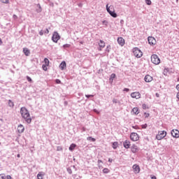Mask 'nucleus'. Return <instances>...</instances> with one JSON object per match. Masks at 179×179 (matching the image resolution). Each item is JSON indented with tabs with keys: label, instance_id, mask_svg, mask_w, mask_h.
I'll list each match as a JSON object with an SVG mask.
<instances>
[{
	"label": "nucleus",
	"instance_id": "obj_16",
	"mask_svg": "<svg viewBox=\"0 0 179 179\" xmlns=\"http://www.w3.org/2000/svg\"><path fill=\"white\" fill-rule=\"evenodd\" d=\"M48 33H50L48 29H45V30L42 29L39 31V35L44 36V34H48Z\"/></svg>",
	"mask_w": 179,
	"mask_h": 179
},
{
	"label": "nucleus",
	"instance_id": "obj_3",
	"mask_svg": "<svg viewBox=\"0 0 179 179\" xmlns=\"http://www.w3.org/2000/svg\"><path fill=\"white\" fill-rule=\"evenodd\" d=\"M167 132L166 131H160L158 132V134L156 136V139L157 141H162L164 138H166Z\"/></svg>",
	"mask_w": 179,
	"mask_h": 179
},
{
	"label": "nucleus",
	"instance_id": "obj_53",
	"mask_svg": "<svg viewBox=\"0 0 179 179\" xmlns=\"http://www.w3.org/2000/svg\"><path fill=\"white\" fill-rule=\"evenodd\" d=\"M78 6L79 8H82V6H83V3H78Z\"/></svg>",
	"mask_w": 179,
	"mask_h": 179
},
{
	"label": "nucleus",
	"instance_id": "obj_38",
	"mask_svg": "<svg viewBox=\"0 0 179 179\" xmlns=\"http://www.w3.org/2000/svg\"><path fill=\"white\" fill-rule=\"evenodd\" d=\"M145 3L147 5H152V1H150V0H145Z\"/></svg>",
	"mask_w": 179,
	"mask_h": 179
},
{
	"label": "nucleus",
	"instance_id": "obj_45",
	"mask_svg": "<svg viewBox=\"0 0 179 179\" xmlns=\"http://www.w3.org/2000/svg\"><path fill=\"white\" fill-rule=\"evenodd\" d=\"M85 97H87V99H90V97H94V95L92 94H86Z\"/></svg>",
	"mask_w": 179,
	"mask_h": 179
},
{
	"label": "nucleus",
	"instance_id": "obj_13",
	"mask_svg": "<svg viewBox=\"0 0 179 179\" xmlns=\"http://www.w3.org/2000/svg\"><path fill=\"white\" fill-rule=\"evenodd\" d=\"M123 146L125 148V149H129L131 148V142H129L128 140H126L124 142H123Z\"/></svg>",
	"mask_w": 179,
	"mask_h": 179
},
{
	"label": "nucleus",
	"instance_id": "obj_18",
	"mask_svg": "<svg viewBox=\"0 0 179 179\" xmlns=\"http://www.w3.org/2000/svg\"><path fill=\"white\" fill-rule=\"evenodd\" d=\"M23 52L26 57H29L30 55V50L27 49V48H23Z\"/></svg>",
	"mask_w": 179,
	"mask_h": 179
},
{
	"label": "nucleus",
	"instance_id": "obj_54",
	"mask_svg": "<svg viewBox=\"0 0 179 179\" xmlns=\"http://www.w3.org/2000/svg\"><path fill=\"white\" fill-rule=\"evenodd\" d=\"M6 178H7V179H12V176L8 175V176H6Z\"/></svg>",
	"mask_w": 179,
	"mask_h": 179
},
{
	"label": "nucleus",
	"instance_id": "obj_11",
	"mask_svg": "<svg viewBox=\"0 0 179 179\" xmlns=\"http://www.w3.org/2000/svg\"><path fill=\"white\" fill-rule=\"evenodd\" d=\"M144 80L147 83H150V82L153 80V77H152L150 75H146L144 78Z\"/></svg>",
	"mask_w": 179,
	"mask_h": 179
},
{
	"label": "nucleus",
	"instance_id": "obj_1",
	"mask_svg": "<svg viewBox=\"0 0 179 179\" xmlns=\"http://www.w3.org/2000/svg\"><path fill=\"white\" fill-rule=\"evenodd\" d=\"M20 114L27 124L31 123V117H30V113H29L27 108L25 107H22L20 108Z\"/></svg>",
	"mask_w": 179,
	"mask_h": 179
},
{
	"label": "nucleus",
	"instance_id": "obj_29",
	"mask_svg": "<svg viewBox=\"0 0 179 179\" xmlns=\"http://www.w3.org/2000/svg\"><path fill=\"white\" fill-rule=\"evenodd\" d=\"M115 73H112L111 75H110V78H109V80H114V79H115Z\"/></svg>",
	"mask_w": 179,
	"mask_h": 179
},
{
	"label": "nucleus",
	"instance_id": "obj_10",
	"mask_svg": "<svg viewBox=\"0 0 179 179\" xmlns=\"http://www.w3.org/2000/svg\"><path fill=\"white\" fill-rule=\"evenodd\" d=\"M133 169L135 173V174H138L141 171V168L139 167V165L138 164H134L133 165Z\"/></svg>",
	"mask_w": 179,
	"mask_h": 179
},
{
	"label": "nucleus",
	"instance_id": "obj_61",
	"mask_svg": "<svg viewBox=\"0 0 179 179\" xmlns=\"http://www.w3.org/2000/svg\"><path fill=\"white\" fill-rule=\"evenodd\" d=\"M17 157H20V154H18V155H17Z\"/></svg>",
	"mask_w": 179,
	"mask_h": 179
},
{
	"label": "nucleus",
	"instance_id": "obj_20",
	"mask_svg": "<svg viewBox=\"0 0 179 179\" xmlns=\"http://www.w3.org/2000/svg\"><path fill=\"white\" fill-rule=\"evenodd\" d=\"M132 112L134 113V114H135L136 115H138L139 114V108L138 107L134 108L132 109Z\"/></svg>",
	"mask_w": 179,
	"mask_h": 179
},
{
	"label": "nucleus",
	"instance_id": "obj_32",
	"mask_svg": "<svg viewBox=\"0 0 179 179\" xmlns=\"http://www.w3.org/2000/svg\"><path fill=\"white\" fill-rule=\"evenodd\" d=\"M69 47H71V44H64L63 45V48H64V50H66V48H69Z\"/></svg>",
	"mask_w": 179,
	"mask_h": 179
},
{
	"label": "nucleus",
	"instance_id": "obj_37",
	"mask_svg": "<svg viewBox=\"0 0 179 179\" xmlns=\"http://www.w3.org/2000/svg\"><path fill=\"white\" fill-rule=\"evenodd\" d=\"M141 128L143 129H146V128H148V124H142Z\"/></svg>",
	"mask_w": 179,
	"mask_h": 179
},
{
	"label": "nucleus",
	"instance_id": "obj_22",
	"mask_svg": "<svg viewBox=\"0 0 179 179\" xmlns=\"http://www.w3.org/2000/svg\"><path fill=\"white\" fill-rule=\"evenodd\" d=\"M99 45L101 48H104V47H106V43H104V41H103V40H100Z\"/></svg>",
	"mask_w": 179,
	"mask_h": 179
},
{
	"label": "nucleus",
	"instance_id": "obj_24",
	"mask_svg": "<svg viewBox=\"0 0 179 179\" xmlns=\"http://www.w3.org/2000/svg\"><path fill=\"white\" fill-rule=\"evenodd\" d=\"M44 176V172H39L37 174V178L38 179H43V176Z\"/></svg>",
	"mask_w": 179,
	"mask_h": 179
},
{
	"label": "nucleus",
	"instance_id": "obj_14",
	"mask_svg": "<svg viewBox=\"0 0 179 179\" xmlns=\"http://www.w3.org/2000/svg\"><path fill=\"white\" fill-rule=\"evenodd\" d=\"M59 69H61V71L66 69V62L65 61L61 62L59 64Z\"/></svg>",
	"mask_w": 179,
	"mask_h": 179
},
{
	"label": "nucleus",
	"instance_id": "obj_46",
	"mask_svg": "<svg viewBox=\"0 0 179 179\" xmlns=\"http://www.w3.org/2000/svg\"><path fill=\"white\" fill-rule=\"evenodd\" d=\"M42 68H43V71H47V65L43 64Z\"/></svg>",
	"mask_w": 179,
	"mask_h": 179
},
{
	"label": "nucleus",
	"instance_id": "obj_7",
	"mask_svg": "<svg viewBox=\"0 0 179 179\" xmlns=\"http://www.w3.org/2000/svg\"><path fill=\"white\" fill-rule=\"evenodd\" d=\"M148 41L150 45H155L156 44V38L153 36H148Z\"/></svg>",
	"mask_w": 179,
	"mask_h": 179
},
{
	"label": "nucleus",
	"instance_id": "obj_63",
	"mask_svg": "<svg viewBox=\"0 0 179 179\" xmlns=\"http://www.w3.org/2000/svg\"><path fill=\"white\" fill-rule=\"evenodd\" d=\"M178 82H179V78H178Z\"/></svg>",
	"mask_w": 179,
	"mask_h": 179
},
{
	"label": "nucleus",
	"instance_id": "obj_42",
	"mask_svg": "<svg viewBox=\"0 0 179 179\" xmlns=\"http://www.w3.org/2000/svg\"><path fill=\"white\" fill-rule=\"evenodd\" d=\"M5 177H6L5 174L3 173L0 174V179H5Z\"/></svg>",
	"mask_w": 179,
	"mask_h": 179
},
{
	"label": "nucleus",
	"instance_id": "obj_26",
	"mask_svg": "<svg viewBox=\"0 0 179 179\" xmlns=\"http://www.w3.org/2000/svg\"><path fill=\"white\" fill-rule=\"evenodd\" d=\"M87 141H90V142H96V138L92 136H89L87 138Z\"/></svg>",
	"mask_w": 179,
	"mask_h": 179
},
{
	"label": "nucleus",
	"instance_id": "obj_57",
	"mask_svg": "<svg viewBox=\"0 0 179 179\" xmlns=\"http://www.w3.org/2000/svg\"><path fill=\"white\" fill-rule=\"evenodd\" d=\"M100 163H103V161H101V159L98 160V164H100Z\"/></svg>",
	"mask_w": 179,
	"mask_h": 179
},
{
	"label": "nucleus",
	"instance_id": "obj_59",
	"mask_svg": "<svg viewBox=\"0 0 179 179\" xmlns=\"http://www.w3.org/2000/svg\"><path fill=\"white\" fill-rule=\"evenodd\" d=\"M94 112L99 113V110H97V109H94Z\"/></svg>",
	"mask_w": 179,
	"mask_h": 179
},
{
	"label": "nucleus",
	"instance_id": "obj_64",
	"mask_svg": "<svg viewBox=\"0 0 179 179\" xmlns=\"http://www.w3.org/2000/svg\"><path fill=\"white\" fill-rule=\"evenodd\" d=\"M178 179H179V176H178Z\"/></svg>",
	"mask_w": 179,
	"mask_h": 179
},
{
	"label": "nucleus",
	"instance_id": "obj_41",
	"mask_svg": "<svg viewBox=\"0 0 179 179\" xmlns=\"http://www.w3.org/2000/svg\"><path fill=\"white\" fill-rule=\"evenodd\" d=\"M106 10L108 13H110V12H111V10H110V7H108V4L106 5Z\"/></svg>",
	"mask_w": 179,
	"mask_h": 179
},
{
	"label": "nucleus",
	"instance_id": "obj_21",
	"mask_svg": "<svg viewBox=\"0 0 179 179\" xmlns=\"http://www.w3.org/2000/svg\"><path fill=\"white\" fill-rule=\"evenodd\" d=\"M75 148H76V144L75 143H72L71 144L70 147L69 148V150L71 152H73V150H75Z\"/></svg>",
	"mask_w": 179,
	"mask_h": 179
},
{
	"label": "nucleus",
	"instance_id": "obj_30",
	"mask_svg": "<svg viewBox=\"0 0 179 179\" xmlns=\"http://www.w3.org/2000/svg\"><path fill=\"white\" fill-rule=\"evenodd\" d=\"M113 103L114 104H117V103L120 104L121 102L118 99H113Z\"/></svg>",
	"mask_w": 179,
	"mask_h": 179
},
{
	"label": "nucleus",
	"instance_id": "obj_49",
	"mask_svg": "<svg viewBox=\"0 0 179 179\" xmlns=\"http://www.w3.org/2000/svg\"><path fill=\"white\" fill-rule=\"evenodd\" d=\"M13 19H14V20H17V15H13Z\"/></svg>",
	"mask_w": 179,
	"mask_h": 179
},
{
	"label": "nucleus",
	"instance_id": "obj_34",
	"mask_svg": "<svg viewBox=\"0 0 179 179\" xmlns=\"http://www.w3.org/2000/svg\"><path fill=\"white\" fill-rule=\"evenodd\" d=\"M143 107V110H146L147 108L149 109V106H148V105H146V103H143L142 105Z\"/></svg>",
	"mask_w": 179,
	"mask_h": 179
},
{
	"label": "nucleus",
	"instance_id": "obj_40",
	"mask_svg": "<svg viewBox=\"0 0 179 179\" xmlns=\"http://www.w3.org/2000/svg\"><path fill=\"white\" fill-rule=\"evenodd\" d=\"M110 47V45H108L106 47V52H110V50H111V48Z\"/></svg>",
	"mask_w": 179,
	"mask_h": 179
},
{
	"label": "nucleus",
	"instance_id": "obj_4",
	"mask_svg": "<svg viewBox=\"0 0 179 179\" xmlns=\"http://www.w3.org/2000/svg\"><path fill=\"white\" fill-rule=\"evenodd\" d=\"M151 62L152 64H155V65H159V64H160V58H159L157 55H152Z\"/></svg>",
	"mask_w": 179,
	"mask_h": 179
},
{
	"label": "nucleus",
	"instance_id": "obj_56",
	"mask_svg": "<svg viewBox=\"0 0 179 179\" xmlns=\"http://www.w3.org/2000/svg\"><path fill=\"white\" fill-rule=\"evenodd\" d=\"M155 96H156V97H160V94L157 92L155 94Z\"/></svg>",
	"mask_w": 179,
	"mask_h": 179
},
{
	"label": "nucleus",
	"instance_id": "obj_47",
	"mask_svg": "<svg viewBox=\"0 0 179 179\" xmlns=\"http://www.w3.org/2000/svg\"><path fill=\"white\" fill-rule=\"evenodd\" d=\"M132 128L134 129H139V126H138V125L132 126Z\"/></svg>",
	"mask_w": 179,
	"mask_h": 179
},
{
	"label": "nucleus",
	"instance_id": "obj_52",
	"mask_svg": "<svg viewBox=\"0 0 179 179\" xmlns=\"http://www.w3.org/2000/svg\"><path fill=\"white\" fill-rule=\"evenodd\" d=\"M150 178L151 179H157V178H156V176H151Z\"/></svg>",
	"mask_w": 179,
	"mask_h": 179
},
{
	"label": "nucleus",
	"instance_id": "obj_15",
	"mask_svg": "<svg viewBox=\"0 0 179 179\" xmlns=\"http://www.w3.org/2000/svg\"><path fill=\"white\" fill-rule=\"evenodd\" d=\"M17 131L19 134H23V132H24V127H23L22 124L18 125Z\"/></svg>",
	"mask_w": 179,
	"mask_h": 179
},
{
	"label": "nucleus",
	"instance_id": "obj_58",
	"mask_svg": "<svg viewBox=\"0 0 179 179\" xmlns=\"http://www.w3.org/2000/svg\"><path fill=\"white\" fill-rule=\"evenodd\" d=\"M3 42H2V39L0 38V45H2Z\"/></svg>",
	"mask_w": 179,
	"mask_h": 179
},
{
	"label": "nucleus",
	"instance_id": "obj_8",
	"mask_svg": "<svg viewBox=\"0 0 179 179\" xmlns=\"http://www.w3.org/2000/svg\"><path fill=\"white\" fill-rule=\"evenodd\" d=\"M171 134L173 138H179V131L178 129H173Z\"/></svg>",
	"mask_w": 179,
	"mask_h": 179
},
{
	"label": "nucleus",
	"instance_id": "obj_33",
	"mask_svg": "<svg viewBox=\"0 0 179 179\" xmlns=\"http://www.w3.org/2000/svg\"><path fill=\"white\" fill-rule=\"evenodd\" d=\"M37 6H38V9L36 10V12L37 13H40L41 12V6L38 4Z\"/></svg>",
	"mask_w": 179,
	"mask_h": 179
},
{
	"label": "nucleus",
	"instance_id": "obj_44",
	"mask_svg": "<svg viewBox=\"0 0 179 179\" xmlns=\"http://www.w3.org/2000/svg\"><path fill=\"white\" fill-rule=\"evenodd\" d=\"M67 172L69 174H72V169H71V168H67Z\"/></svg>",
	"mask_w": 179,
	"mask_h": 179
},
{
	"label": "nucleus",
	"instance_id": "obj_39",
	"mask_svg": "<svg viewBox=\"0 0 179 179\" xmlns=\"http://www.w3.org/2000/svg\"><path fill=\"white\" fill-rule=\"evenodd\" d=\"M2 3H9V0H0Z\"/></svg>",
	"mask_w": 179,
	"mask_h": 179
},
{
	"label": "nucleus",
	"instance_id": "obj_9",
	"mask_svg": "<svg viewBox=\"0 0 179 179\" xmlns=\"http://www.w3.org/2000/svg\"><path fill=\"white\" fill-rule=\"evenodd\" d=\"M131 97L132 99H141V93H139L138 92H132L131 94Z\"/></svg>",
	"mask_w": 179,
	"mask_h": 179
},
{
	"label": "nucleus",
	"instance_id": "obj_17",
	"mask_svg": "<svg viewBox=\"0 0 179 179\" xmlns=\"http://www.w3.org/2000/svg\"><path fill=\"white\" fill-rule=\"evenodd\" d=\"M131 150L132 153H136V152H138V150H139V149H138V146H136V145H133L131 147Z\"/></svg>",
	"mask_w": 179,
	"mask_h": 179
},
{
	"label": "nucleus",
	"instance_id": "obj_36",
	"mask_svg": "<svg viewBox=\"0 0 179 179\" xmlns=\"http://www.w3.org/2000/svg\"><path fill=\"white\" fill-rule=\"evenodd\" d=\"M27 80L28 82H29V83H31V82H33V80L29 76H27Z\"/></svg>",
	"mask_w": 179,
	"mask_h": 179
},
{
	"label": "nucleus",
	"instance_id": "obj_19",
	"mask_svg": "<svg viewBox=\"0 0 179 179\" xmlns=\"http://www.w3.org/2000/svg\"><path fill=\"white\" fill-rule=\"evenodd\" d=\"M164 72L165 73H174V71H173V69H169V68L164 69Z\"/></svg>",
	"mask_w": 179,
	"mask_h": 179
},
{
	"label": "nucleus",
	"instance_id": "obj_27",
	"mask_svg": "<svg viewBox=\"0 0 179 179\" xmlns=\"http://www.w3.org/2000/svg\"><path fill=\"white\" fill-rule=\"evenodd\" d=\"M103 173L104 174H108V173H110V169H108V168H104V169H103Z\"/></svg>",
	"mask_w": 179,
	"mask_h": 179
},
{
	"label": "nucleus",
	"instance_id": "obj_2",
	"mask_svg": "<svg viewBox=\"0 0 179 179\" xmlns=\"http://www.w3.org/2000/svg\"><path fill=\"white\" fill-rule=\"evenodd\" d=\"M133 53L136 58H141L143 55L142 50L138 49V48H134L133 49Z\"/></svg>",
	"mask_w": 179,
	"mask_h": 179
},
{
	"label": "nucleus",
	"instance_id": "obj_23",
	"mask_svg": "<svg viewBox=\"0 0 179 179\" xmlns=\"http://www.w3.org/2000/svg\"><path fill=\"white\" fill-rule=\"evenodd\" d=\"M109 15L112 16V17H117L118 15L116 14L115 11H110Z\"/></svg>",
	"mask_w": 179,
	"mask_h": 179
},
{
	"label": "nucleus",
	"instance_id": "obj_35",
	"mask_svg": "<svg viewBox=\"0 0 179 179\" xmlns=\"http://www.w3.org/2000/svg\"><path fill=\"white\" fill-rule=\"evenodd\" d=\"M102 24H104V26H106V27H107V26H108V21L103 20V21H102Z\"/></svg>",
	"mask_w": 179,
	"mask_h": 179
},
{
	"label": "nucleus",
	"instance_id": "obj_25",
	"mask_svg": "<svg viewBox=\"0 0 179 179\" xmlns=\"http://www.w3.org/2000/svg\"><path fill=\"white\" fill-rule=\"evenodd\" d=\"M118 145H119L118 142L115 141L113 143L112 148L113 149L115 150L117 149V148H118Z\"/></svg>",
	"mask_w": 179,
	"mask_h": 179
},
{
	"label": "nucleus",
	"instance_id": "obj_43",
	"mask_svg": "<svg viewBox=\"0 0 179 179\" xmlns=\"http://www.w3.org/2000/svg\"><path fill=\"white\" fill-rule=\"evenodd\" d=\"M57 152H61V150H62V148L61 146H57Z\"/></svg>",
	"mask_w": 179,
	"mask_h": 179
},
{
	"label": "nucleus",
	"instance_id": "obj_48",
	"mask_svg": "<svg viewBox=\"0 0 179 179\" xmlns=\"http://www.w3.org/2000/svg\"><path fill=\"white\" fill-rule=\"evenodd\" d=\"M144 115H145V118H149L150 114L147 113H144Z\"/></svg>",
	"mask_w": 179,
	"mask_h": 179
},
{
	"label": "nucleus",
	"instance_id": "obj_50",
	"mask_svg": "<svg viewBox=\"0 0 179 179\" xmlns=\"http://www.w3.org/2000/svg\"><path fill=\"white\" fill-rule=\"evenodd\" d=\"M55 82L56 83H57V85H59V83H61V80L59 79H56Z\"/></svg>",
	"mask_w": 179,
	"mask_h": 179
},
{
	"label": "nucleus",
	"instance_id": "obj_6",
	"mask_svg": "<svg viewBox=\"0 0 179 179\" xmlns=\"http://www.w3.org/2000/svg\"><path fill=\"white\" fill-rule=\"evenodd\" d=\"M130 139L133 142H136V141H139V135L137 133L133 132L130 134Z\"/></svg>",
	"mask_w": 179,
	"mask_h": 179
},
{
	"label": "nucleus",
	"instance_id": "obj_51",
	"mask_svg": "<svg viewBox=\"0 0 179 179\" xmlns=\"http://www.w3.org/2000/svg\"><path fill=\"white\" fill-rule=\"evenodd\" d=\"M123 92H129V90L128 88H124V89L123 90Z\"/></svg>",
	"mask_w": 179,
	"mask_h": 179
},
{
	"label": "nucleus",
	"instance_id": "obj_60",
	"mask_svg": "<svg viewBox=\"0 0 179 179\" xmlns=\"http://www.w3.org/2000/svg\"><path fill=\"white\" fill-rule=\"evenodd\" d=\"M120 23H121V24H122V23H124V20H121Z\"/></svg>",
	"mask_w": 179,
	"mask_h": 179
},
{
	"label": "nucleus",
	"instance_id": "obj_28",
	"mask_svg": "<svg viewBox=\"0 0 179 179\" xmlns=\"http://www.w3.org/2000/svg\"><path fill=\"white\" fill-rule=\"evenodd\" d=\"M8 106L9 107H15V103H13V101H12V100H8Z\"/></svg>",
	"mask_w": 179,
	"mask_h": 179
},
{
	"label": "nucleus",
	"instance_id": "obj_5",
	"mask_svg": "<svg viewBox=\"0 0 179 179\" xmlns=\"http://www.w3.org/2000/svg\"><path fill=\"white\" fill-rule=\"evenodd\" d=\"M61 38V36H59V34H58L57 31H55L52 36V41L53 43H58V40Z\"/></svg>",
	"mask_w": 179,
	"mask_h": 179
},
{
	"label": "nucleus",
	"instance_id": "obj_12",
	"mask_svg": "<svg viewBox=\"0 0 179 179\" xmlns=\"http://www.w3.org/2000/svg\"><path fill=\"white\" fill-rule=\"evenodd\" d=\"M117 43L121 45V47H124V45H125V40L123 39L122 37H119L117 38Z\"/></svg>",
	"mask_w": 179,
	"mask_h": 179
},
{
	"label": "nucleus",
	"instance_id": "obj_55",
	"mask_svg": "<svg viewBox=\"0 0 179 179\" xmlns=\"http://www.w3.org/2000/svg\"><path fill=\"white\" fill-rule=\"evenodd\" d=\"M108 162H109V163H113V159L109 158V159H108Z\"/></svg>",
	"mask_w": 179,
	"mask_h": 179
},
{
	"label": "nucleus",
	"instance_id": "obj_62",
	"mask_svg": "<svg viewBox=\"0 0 179 179\" xmlns=\"http://www.w3.org/2000/svg\"><path fill=\"white\" fill-rule=\"evenodd\" d=\"M83 131H85V127L83 128Z\"/></svg>",
	"mask_w": 179,
	"mask_h": 179
},
{
	"label": "nucleus",
	"instance_id": "obj_31",
	"mask_svg": "<svg viewBox=\"0 0 179 179\" xmlns=\"http://www.w3.org/2000/svg\"><path fill=\"white\" fill-rule=\"evenodd\" d=\"M44 62H45V65H47V66H48V65H50V60H48V58L44 59Z\"/></svg>",
	"mask_w": 179,
	"mask_h": 179
}]
</instances>
